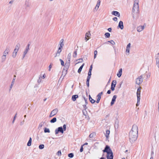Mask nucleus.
<instances>
[{"instance_id":"obj_1","label":"nucleus","mask_w":159,"mask_h":159,"mask_svg":"<svg viewBox=\"0 0 159 159\" xmlns=\"http://www.w3.org/2000/svg\"><path fill=\"white\" fill-rule=\"evenodd\" d=\"M138 127L135 125H134L131 131L129 134V137L130 142L133 143L136 141L138 137Z\"/></svg>"},{"instance_id":"obj_2","label":"nucleus","mask_w":159,"mask_h":159,"mask_svg":"<svg viewBox=\"0 0 159 159\" xmlns=\"http://www.w3.org/2000/svg\"><path fill=\"white\" fill-rule=\"evenodd\" d=\"M102 152L103 153H107L106 157L107 159H113V152L109 146L106 145Z\"/></svg>"},{"instance_id":"obj_3","label":"nucleus","mask_w":159,"mask_h":159,"mask_svg":"<svg viewBox=\"0 0 159 159\" xmlns=\"http://www.w3.org/2000/svg\"><path fill=\"white\" fill-rule=\"evenodd\" d=\"M139 11H132V15L134 20H136L139 17Z\"/></svg>"},{"instance_id":"obj_4","label":"nucleus","mask_w":159,"mask_h":159,"mask_svg":"<svg viewBox=\"0 0 159 159\" xmlns=\"http://www.w3.org/2000/svg\"><path fill=\"white\" fill-rule=\"evenodd\" d=\"M142 75H141L136 79V83L137 84L139 85L143 82V79H142Z\"/></svg>"},{"instance_id":"obj_5","label":"nucleus","mask_w":159,"mask_h":159,"mask_svg":"<svg viewBox=\"0 0 159 159\" xmlns=\"http://www.w3.org/2000/svg\"><path fill=\"white\" fill-rule=\"evenodd\" d=\"M142 75H141L136 79V83L137 84L139 85L143 82V79H142Z\"/></svg>"},{"instance_id":"obj_6","label":"nucleus","mask_w":159,"mask_h":159,"mask_svg":"<svg viewBox=\"0 0 159 159\" xmlns=\"http://www.w3.org/2000/svg\"><path fill=\"white\" fill-rule=\"evenodd\" d=\"M59 132H60L62 134L63 133L62 127V126L58 127L55 130V134H57Z\"/></svg>"},{"instance_id":"obj_7","label":"nucleus","mask_w":159,"mask_h":159,"mask_svg":"<svg viewBox=\"0 0 159 159\" xmlns=\"http://www.w3.org/2000/svg\"><path fill=\"white\" fill-rule=\"evenodd\" d=\"M139 11V4L138 3H134L133 7L132 9V11Z\"/></svg>"},{"instance_id":"obj_8","label":"nucleus","mask_w":159,"mask_h":159,"mask_svg":"<svg viewBox=\"0 0 159 159\" xmlns=\"http://www.w3.org/2000/svg\"><path fill=\"white\" fill-rule=\"evenodd\" d=\"M116 84V80H114L112 82L111 89L112 91L115 90V88Z\"/></svg>"},{"instance_id":"obj_9","label":"nucleus","mask_w":159,"mask_h":159,"mask_svg":"<svg viewBox=\"0 0 159 159\" xmlns=\"http://www.w3.org/2000/svg\"><path fill=\"white\" fill-rule=\"evenodd\" d=\"M67 69L66 70L65 68H64L62 72V74L61 78L63 76L62 79H63L65 76L66 75L67 73Z\"/></svg>"},{"instance_id":"obj_10","label":"nucleus","mask_w":159,"mask_h":159,"mask_svg":"<svg viewBox=\"0 0 159 159\" xmlns=\"http://www.w3.org/2000/svg\"><path fill=\"white\" fill-rule=\"evenodd\" d=\"M25 4L26 5L25 8L27 10L29 9L30 8L31 3L29 2L28 1L26 0Z\"/></svg>"},{"instance_id":"obj_11","label":"nucleus","mask_w":159,"mask_h":159,"mask_svg":"<svg viewBox=\"0 0 159 159\" xmlns=\"http://www.w3.org/2000/svg\"><path fill=\"white\" fill-rule=\"evenodd\" d=\"M118 28H120L121 30H123L124 28L123 23L122 21H120L119 23L117 26Z\"/></svg>"},{"instance_id":"obj_12","label":"nucleus","mask_w":159,"mask_h":159,"mask_svg":"<svg viewBox=\"0 0 159 159\" xmlns=\"http://www.w3.org/2000/svg\"><path fill=\"white\" fill-rule=\"evenodd\" d=\"M100 3H101L100 0H98L97 1L96 6L93 10L94 12L95 11H97L98 10V9L100 5Z\"/></svg>"},{"instance_id":"obj_13","label":"nucleus","mask_w":159,"mask_h":159,"mask_svg":"<svg viewBox=\"0 0 159 159\" xmlns=\"http://www.w3.org/2000/svg\"><path fill=\"white\" fill-rule=\"evenodd\" d=\"M10 47L9 46H7L6 47L5 50L3 52V54L7 55V54H8L10 51Z\"/></svg>"},{"instance_id":"obj_14","label":"nucleus","mask_w":159,"mask_h":159,"mask_svg":"<svg viewBox=\"0 0 159 159\" xmlns=\"http://www.w3.org/2000/svg\"><path fill=\"white\" fill-rule=\"evenodd\" d=\"M102 94H103V92H102L100 93H99L98 94V95H97V96L98 97V98H97V100L96 101L97 103H99L100 100L101 98V95Z\"/></svg>"},{"instance_id":"obj_15","label":"nucleus","mask_w":159,"mask_h":159,"mask_svg":"<svg viewBox=\"0 0 159 159\" xmlns=\"http://www.w3.org/2000/svg\"><path fill=\"white\" fill-rule=\"evenodd\" d=\"M116 98L117 96L116 95H114L113 96L110 103L111 106H112L114 104L115 102L116 101Z\"/></svg>"},{"instance_id":"obj_16","label":"nucleus","mask_w":159,"mask_h":159,"mask_svg":"<svg viewBox=\"0 0 159 159\" xmlns=\"http://www.w3.org/2000/svg\"><path fill=\"white\" fill-rule=\"evenodd\" d=\"M62 49L61 48H58V50L57 52L56 53V55L54 56V57H59L60 55V53L62 51Z\"/></svg>"},{"instance_id":"obj_17","label":"nucleus","mask_w":159,"mask_h":159,"mask_svg":"<svg viewBox=\"0 0 159 159\" xmlns=\"http://www.w3.org/2000/svg\"><path fill=\"white\" fill-rule=\"evenodd\" d=\"M111 14L112 15L117 17H119L120 16V13L117 11H113L112 12Z\"/></svg>"},{"instance_id":"obj_18","label":"nucleus","mask_w":159,"mask_h":159,"mask_svg":"<svg viewBox=\"0 0 159 159\" xmlns=\"http://www.w3.org/2000/svg\"><path fill=\"white\" fill-rule=\"evenodd\" d=\"M70 59H68V60L67 61H66V63H65V67H67V69L68 70L69 66H70Z\"/></svg>"},{"instance_id":"obj_19","label":"nucleus","mask_w":159,"mask_h":159,"mask_svg":"<svg viewBox=\"0 0 159 159\" xmlns=\"http://www.w3.org/2000/svg\"><path fill=\"white\" fill-rule=\"evenodd\" d=\"M79 96L78 95L75 94L72 96L71 99L73 101H75L76 99L78 98Z\"/></svg>"},{"instance_id":"obj_20","label":"nucleus","mask_w":159,"mask_h":159,"mask_svg":"<svg viewBox=\"0 0 159 159\" xmlns=\"http://www.w3.org/2000/svg\"><path fill=\"white\" fill-rule=\"evenodd\" d=\"M144 29V26H139L137 28V30L138 32H140Z\"/></svg>"},{"instance_id":"obj_21","label":"nucleus","mask_w":159,"mask_h":159,"mask_svg":"<svg viewBox=\"0 0 159 159\" xmlns=\"http://www.w3.org/2000/svg\"><path fill=\"white\" fill-rule=\"evenodd\" d=\"M110 133V131L109 130L107 129L106 130V134H105V136L106 137L107 139H108L109 138V135Z\"/></svg>"},{"instance_id":"obj_22","label":"nucleus","mask_w":159,"mask_h":159,"mask_svg":"<svg viewBox=\"0 0 159 159\" xmlns=\"http://www.w3.org/2000/svg\"><path fill=\"white\" fill-rule=\"evenodd\" d=\"M58 109L57 108H55L51 112V114H52L54 116L57 113Z\"/></svg>"},{"instance_id":"obj_23","label":"nucleus","mask_w":159,"mask_h":159,"mask_svg":"<svg viewBox=\"0 0 159 159\" xmlns=\"http://www.w3.org/2000/svg\"><path fill=\"white\" fill-rule=\"evenodd\" d=\"M122 68L119 69L118 72L117 74V75L118 77H121L122 73Z\"/></svg>"},{"instance_id":"obj_24","label":"nucleus","mask_w":159,"mask_h":159,"mask_svg":"<svg viewBox=\"0 0 159 159\" xmlns=\"http://www.w3.org/2000/svg\"><path fill=\"white\" fill-rule=\"evenodd\" d=\"M89 99L92 103H94L96 102L95 100L92 99L90 95H89Z\"/></svg>"},{"instance_id":"obj_25","label":"nucleus","mask_w":159,"mask_h":159,"mask_svg":"<svg viewBox=\"0 0 159 159\" xmlns=\"http://www.w3.org/2000/svg\"><path fill=\"white\" fill-rule=\"evenodd\" d=\"M84 65V63H83L79 68L78 70V72L79 73H80L82 71V68Z\"/></svg>"},{"instance_id":"obj_26","label":"nucleus","mask_w":159,"mask_h":159,"mask_svg":"<svg viewBox=\"0 0 159 159\" xmlns=\"http://www.w3.org/2000/svg\"><path fill=\"white\" fill-rule=\"evenodd\" d=\"M140 92H141L137 91V99H138V101H140Z\"/></svg>"},{"instance_id":"obj_27","label":"nucleus","mask_w":159,"mask_h":159,"mask_svg":"<svg viewBox=\"0 0 159 159\" xmlns=\"http://www.w3.org/2000/svg\"><path fill=\"white\" fill-rule=\"evenodd\" d=\"M6 58V55H5L3 54V55L2 57V61H1L2 62H4Z\"/></svg>"},{"instance_id":"obj_28","label":"nucleus","mask_w":159,"mask_h":159,"mask_svg":"<svg viewBox=\"0 0 159 159\" xmlns=\"http://www.w3.org/2000/svg\"><path fill=\"white\" fill-rule=\"evenodd\" d=\"M32 142V138L30 137L29 141L27 143V145L28 146H30L31 145Z\"/></svg>"},{"instance_id":"obj_29","label":"nucleus","mask_w":159,"mask_h":159,"mask_svg":"<svg viewBox=\"0 0 159 159\" xmlns=\"http://www.w3.org/2000/svg\"><path fill=\"white\" fill-rule=\"evenodd\" d=\"M56 121L57 118L56 117H54L50 120V122L51 123H54L56 122Z\"/></svg>"},{"instance_id":"obj_30","label":"nucleus","mask_w":159,"mask_h":159,"mask_svg":"<svg viewBox=\"0 0 159 159\" xmlns=\"http://www.w3.org/2000/svg\"><path fill=\"white\" fill-rule=\"evenodd\" d=\"M44 132L45 133H50V130L48 128H45L44 130Z\"/></svg>"},{"instance_id":"obj_31","label":"nucleus","mask_w":159,"mask_h":159,"mask_svg":"<svg viewBox=\"0 0 159 159\" xmlns=\"http://www.w3.org/2000/svg\"><path fill=\"white\" fill-rule=\"evenodd\" d=\"M95 135V133L94 132L90 134L89 135V137L92 138L94 137Z\"/></svg>"},{"instance_id":"obj_32","label":"nucleus","mask_w":159,"mask_h":159,"mask_svg":"<svg viewBox=\"0 0 159 159\" xmlns=\"http://www.w3.org/2000/svg\"><path fill=\"white\" fill-rule=\"evenodd\" d=\"M104 35L106 38H108L110 37V34L109 33L107 32Z\"/></svg>"},{"instance_id":"obj_33","label":"nucleus","mask_w":159,"mask_h":159,"mask_svg":"<svg viewBox=\"0 0 159 159\" xmlns=\"http://www.w3.org/2000/svg\"><path fill=\"white\" fill-rule=\"evenodd\" d=\"M77 49H76L75 50V51L74 52V54L73 55V57H76L77 56Z\"/></svg>"},{"instance_id":"obj_34","label":"nucleus","mask_w":159,"mask_h":159,"mask_svg":"<svg viewBox=\"0 0 159 159\" xmlns=\"http://www.w3.org/2000/svg\"><path fill=\"white\" fill-rule=\"evenodd\" d=\"M82 112L83 113V114L85 116H86L88 114H87V112L86 110H83L82 111Z\"/></svg>"},{"instance_id":"obj_35","label":"nucleus","mask_w":159,"mask_h":159,"mask_svg":"<svg viewBox=\"0 0 159 159\" xmlns=\"http://www.w3.org/2000/svg\"><path fill=\"white\" fill-rule=\"evenodd\" d=\"M44 145L43 144H40L39 146V148L40 149H42L44 148Z\"/></svg>"},{"instance_id":"obj_36","label":"nucleus","mask_w":159,"mask_h":159,"mask_svg":"<svg viewBox=\"0 0 159 159\" xmlns=\"http://www.w3.org/2000/svg\"><path fill=\"white\" fill-rule=\"evenodd\" d=\"M57 155L58 156H61V150H59L57 152Z\"/></svg>"},{"instance_id":"obj_37","label":"nucleus","mask_w":159,"mask_h":159,"mask_svg":"<svg viewBox=\"0 0 159 159\" xmlns=\"http://www.w3.org/2000/svg\"><path fill=\"white\" fill-rule=\"evenodd\" d=\"M91 35V34L90 33V31L86 33L85 34V37H87V38L89 37Z\"/></svg>"},{"instance_id":"obj_38","label":"nucleus","mask_w":159,"mask_h":159,"mask_svg":"<svg viewBox=\"0 0 159 159\" xmlns=\"http://www.w3.org/2000/svg\"><path fill=\"white\" fill-rule=\"evenodd\" d=\"M74 155L73 153H70L68 154V157L70 158H72L74 157Z\"/></svg>"},{"instance_id":"obj_39","label":"nucleus","mask_w":159,"mask_h":159,"mask_svg":"<svg viewBox=\"0 0 159 159\" xmlns=\"http://www.w3.org/2000/svg\"><path fill=\"white\" fill-rule=\"evenodd\" d=\"M20 47V44L19 43H18L15 46V48L19 49Z\"/></svg>"},{"instance_id":"obj_40","label":"nucleus","mask_w":159,"mask_h":159,"mask_svg":"<svg viewBox=\"0 0 159 159\" xmlns=\"http://www.w3.org/2000/svg\"><path fill=\"white\" fill-rule=\"evenodd\" d=\"M98 52L97 50H95L94 52V59H95L97 56V54Z\"/></svg>"},{"instance_id":"obj_41","label":"nucleus","mask_w":159,"mask_h":159,"mask_svg":"<svg viewBox=\"0 0 159 159\" xmlns=\"http://www.w3.org/2000/svg\"><path fill=\"white\" fill-rule=\"evenodd\" d=\"M59 60L61 62V66H64V62L61 59H59Z\"/></svg>"},{"instance_id":"obj_42","label":"nucleus","mask_w":159,"mask_h":159,"mask_svg":"<svg viewBox=\"0 0 159 159\" xmlns=\"http://www.w3.org/2000/svg\"><path fill=\"white\" fill-rule=\"evenodd\" d=\"M82 97L84 99V101H85V104H87L88 103V101H87V98H85V97L84 96H82Z\"/></svg>"},{"instance_id":"obj_43","label":"nucleus","mask_w":159,"mask_h":159,"mask_svg":"<svg viewBox=\"0 0 159 159\" xmlns=\"http://www.w3.org/2000/svg\"><path fill=\"white\" fill-rule=\"evenodd\" d=\"M108 42L110 43L112 45H113L115 44V42L112 40L108 41Z\"/></svg>"},{"instance_id":"obj_44","label":"nucleus","mask_w":159,"mask_h":159,"mask_svg":"<svg viewBox=\"0 0 159 159\" xmlns=\"http://www.w3.org/2000/svg\"><path fill=\"white\" fill-rule=\"evenodd\" d=\"M16 55L17 54H16V53L13 51L12 54V57L13 58H15L16 57Z\"/></svg>"},{"instance_id":"obj_45","label":"nucleus","mask_w":159,"mask_h":159,"mask_svg":"<svg viewBox=\"0 0 159 159\" xmlns=\"http://www.w3.org/2000/svg\"><path fill=\"white\" fill-rule=\"evenodd\" d=\"M62 129L63 130V132H64V131H65L66 130V125L65 124H64L63 126L62 127Z\"/></svg>"},{"instance_id":"obj_46","label":"nucleus","mask_w":159,"mask_h":159,"mask_svg":"<svg viewBox=\"0 0 159 159\" xmlns=\"http://www.w3.org/2000/svg\"><path fill=\"white\" fill-rule=\"evenodd\" d=\"M71 54L70 53H69L67 56V59H71Z\"/></svg>"},{"instance_id":"obj_47","label":"nucleus","mask_w":159,"mask_h":159,"mask_svg":"<svg viewBox=\"0 0 159 159\" xmlns=\"http://www.w3.org/2000/svg\"><path fill=\"white\" fill-rule=\"evenodd\" d=\"M130 50V48L126 47V51L128 53V55H129V53Z\"/></svg>"},{"instance_id":"obj_48","label":"nucleus","mask_w":159,"mask_h":159,"mask_svg":"<svg viewBox=\"0 0 159 159\" xmlns=\"http://www.w3.org/2000/svg\"><path fill=\"white\" fill-rule=\"evenodd\" d=\"M78 60H79V61H78L76 64H78L80 62H82L83 61V60L82 58L79 59L78 60H77V61Z\"/></svg>"},{"instance_id":"obj_49","label":"nucleus","mask_w":159,"mask_h":159,"mask_svg":"<svg viewBox=\"0 0 159 159\" xmlns=\"http://www.w3.org/2000/svg\"><path fill=\"white\" fill-rule=\"evenodd\" d=\"M64 43H60V46L59 47V48H62L64 46Z\"/></svg>"},{"instance_id":"obj_50","label":"nucleus","mask_w":159,"mask_h":159,"mask_svg":"<svg viewBox=\"0 0 159 159\" xmlns=\"http://www.w3.org/2000/svg\"><path fill=\"white\" fill-rule=\"evenodd\" d=\"M86 104H85L84 105H83V107L84 109V110H86L87 109V107L86 106Z\"/></svg>"},{"instance_id":"obj_51","label":"nucleus","mask_w":159,"mask_h":159,"mask_svg":"<svg viewBox=\"0 0 159 159\" xmlns=\"http://www.w3.org/2000/svg\"><path fill=\"white\" fill-rule=\"evenodd\" d=\"M52 63H51L50 64V65H49V69H48V70L49 71H50L51 70V69L52 67Z\"/></svg>"},{"instance_id":"obj_52","label":"nucleus","mask_w":159,"mask_h":159,"mask_svg":"<svg viewBox=\"0 0 159 159\" xmlns=\"http://www.w3.org/2000/svg\"><path fill=\"white\" fill-rule=\"evenodd\" d=\"M84 146V145H82L81 146L80 149V152H82L83 151V146Z\"/></svg>"},{"instance_id":"obj_53","label":"nucleus","mask_w":159,"mask_h":159,"mask_svg":"<svg viewBox=\"0 0 159 159\" xmlns=\"http://www.w3.org/2000/svg\"><path fill=\"white\" fill-rule=\"evenodd\" d=\"M43 125V124H42V122H41L39 124V128H41L42 127V126Z\"/></svg>"},{"instance_id":"obj_54","label":"nucleus","mask_w":159,"mask_h":159,"mask_svg":"<svg viewBox=\"0 0 159 159\" xmlns=\"http://www.w3.org/2000/svg\"><path fill=\"white\" fill-rule=\"evenodd\" d=\"M19 50L16 48H15L14 50V52L16 53V54H17Z\"/></svg>"},{"instance_id":"obj_55","label":"nucleus","mask_w":159,"mask_h":159,"mask_svg":"<svg viewBox=\"0 0 159 159\" xmlns=\"http://www.w3.org/2000/svg\"><path fill=\"white\" fill-rule=\"evenodd\" d=\"M113 20L115 21H116L117 20V18L116 17H114L113 18Z\"/></svg>"},{"instance_id":"obj_56","label":"nucleus","mask_w":159,"mask_h":159,"mask_svg":"<svg viewBox=\"0 0 159 159\" xmlns=\"http://www.w3.org/2000/svg\"><path fill=\"white\" fill-rule=\"evenodd\" d=\"M92 68H93L92 65H91L90 66V67L89 71H92Z\"/></svg>"},{"instance_id":"obj_57","label":"nucleus","mask_w":159,"mask_h":159,"mask_svg":"<svg viewBox=\"0 0 159 159\" xmlns=\"http://www.w3.org/2000/svg\"><path fill=\"white\" fill-rule=\"evenodd\" d=\"M28 51V50H26V49H25L23 53H25V54H26Z\"/></svg>"},{"instance_id":"obj_58","label":"nucleus","mask_w":159,"mask_h":159,"mask_svg":"<svg viewBox=\"0 0 159 159\" xmlns=\"http://www.w3.org/2000/svg\"><path fill=\"white\" fill-rule=\"evenodd\" d=\"M41 79L39 77L38 80V83H39L41 82Z\"/></svg>"},{"instance_id":"obj_59","label":"nucleus","mask_w":159,"mask_h":159,"mask_svg":"<svg viewBox=\"0 0 159 159\" xmlns=\"http://www.w3.org/2000/svg\"><path fill=\"white\" fill-rule=\"evenodd\" d=\"M24 122H25V120H24L23 121L21 122L20 123V125H23L24 124Z\"/></svg>"},{"instance_id":"obj_60","label":"nucleus","mask_w":159,"mask_h":159,"mask_svg":"<svg viewBox=\"0 0 159 159\" xmlns=\"http://www.w3.org/2000/svg\"><path fill=\"white\" fill-rule=\"evenodd\" d=\"M130 45H131V43H128V44L127 45V48H130Z\"/></svg>"},{"instance_id":"obj_61","label":"nucleus","mask_w":159,"mask_h":159,"mask_svg":"<svg viewBox=\"0 0 159 159\" xmlns=\"http://www.w3.org/2000/svg\"><path fill=\"white\" fill-rule=\"evenodd\" d=\"M89 82H87V81H86V83L87 86V87H89Z\"/></svg>"},{"instance_id":"obj_62","label":"nucleus","mask_w":159,"mask_h":159,"mask_svg":"<svg viewBox=\"0 0 159 159\" xmlns=\"http://www.w3.org/2000/svg\"><path fill=\"white\" fill-rule=\"evenodd\" d=\"M107 30L109 32H111V31L112 29L111 28H109L107 29Z\"/></svg>"},{"instance_id":"obj_63","label":"nucleus","mask_w":159,"mask_h":159,"mask_svg":"<svg viewBox=\"0 0 159 159\" xmlns=\"http://www.w3.org/2000/svg\"><path fill=\"white\" fill-rule=\"evenodd\" d=\"M111 93V90H109L107 91V93L108 94H110Z\"/></svg>"},{"instance_id":"obj_64","label":"nucleus","mask_w":159,"mask_h":159,"mask_svg":"<svg viewBox=\"0 0 159 159\" xmlns=\"http://www.w3.org/2000/svg\"><path fill=\"white\" fill-rule=\"evenodd\" d=\"M134 3H138L139 4V0H135Z\"/></svg>"}]
</instances>
